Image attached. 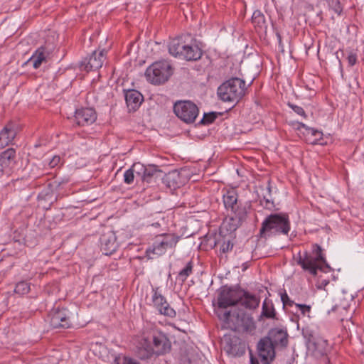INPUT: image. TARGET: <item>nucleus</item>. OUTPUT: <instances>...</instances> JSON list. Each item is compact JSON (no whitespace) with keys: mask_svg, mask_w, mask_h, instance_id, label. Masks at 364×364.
I'll return each mask as SVG.
<instances>
[{"mask_svg":"<svg viewBox=\"0 0 364 364\" xmlns=\"http://www.w3.org/2000/svg\"><path fill=\"white\" fill-rule=\"evenodd\" d=\"M48 54L46 48L41 46L28 59V63H32L33 67L37 69L41 65L43 62L46 61Z\"/></svg>","mask_w":364,"mask_h":364,"instance_id":"412c9836","label":"nucleus"},{"mask_svg":"<svg viewBox=\"0 0 364 364\" xmlns=\"http://www.w3.org/2000/svg\"><path fill=\"white\" fill-rule=\"evenodd\" d=\"M302 127L306 129V134L315 137V139L311 141V143H315L316 141L322 138V132L318 130H315L313 128H307L304 124Z\"/></svg>","mask_w":364,"mask_h":364,"instance_id":"2f4dec72","label":"nucleus"},{"mask_svg":"<svg viewBox=\"0 0 364 364\" xmlns=\"http://www.w3.org/2000/svg\"><path fill=\"white\" fill-rule=\"evenodd\" d=\"M16 151L14 149H8L0 155V176L9 172V167L14 161Z\"/></svg>","mask_w":364,"mask_h":364,"instance_id":"6ab92c4d","label":"nucleus"},{"mask_svg":"<svg viewBox=\"0 0 364 364\" xmlns=\"http://www.w3.org/2000/svg\"><path fill=\"white\" fill-rule=\"evenodd\" d=\"M274 348L271 341L265 337L258 342L257 350L263 364H269L273 360L275 356Z\"/></svg>","mask_w":364,"mask_h":364,"instance_id":"9b49d317","label":"nucleus"},{"mask_svg":"<svg viewBox=\"0 0 364 364\" xmlns=\"http://www.w3.org/2000/svg\"><path fill=\"white\" fill-rule=\"evenodd\" d=\"M176 115L186 123H192L198 115V107L191 101H179L174 104Z\"/></svg>","mask_w":364,"mask_h":364,"instance_id":"0eeeda50","label":"nucleus"},{"mask_svg":"<svg viewBox=\"0 0 364 364\" xmlns=\"http://www.w3.org/2000/svg\"><path fill=\"white\" fill-rule=\"evenodd\" d=\"M217 314L220 320L224 322L225 327L231 330L251 333L255 329L253 318L242 311L218 310Z\"/></svg>","mask_w":364,"mask_h":364,"instance_id":"f257e3e1","label":"nucleus"},{"mask_svg":"<svg viewBox=\"0 0 364 364\" xmlns=\"http://www.w3.org/2000/svg\"><path fill=\"white\" fill-rule=\"evenodd\" d=\"M239 301L247 309H255L259 306L260 300L256 296L245 291L242 296L240 295Z\"/></svg>","mask_w":364,"mask_h":364,"instance_id":"4be33fe9","label":"nucleus"},{"mask_svg":"<svg viewBox=\"0 0 364 364\" xmlns=\"http://www.w3.org/2000/svg\"><path fill=\"white\" fill-rule=\"evenodd\" d=\"M321 247L315 245L314 246L313 255H309L307 252L298 253L297 256H294V259L301 268L308 271L311 275H316L318 270H323L327 266L326 259L322 255Z\"/></svg>","mask_w":364,"mask_h":364,"instance_id":"7ed1b4c3","label":"nucleus"},{"mask_svg":"<svg viewBox=\"0 0 364 364\" xmlns=\"http://www.w3.org/2000/svg\"><path fill=\"white\" fill-rule=\"evenodd\" d=\"M265 338H269L275 347L277 346L285 347L288 343V334L286 330L273 328Z\"/></svg>","mask_w":364,"mask_h":364,"instance_id":"f3484780","label":"nucleus"},{"mask_svg":"<svg viewBox=\"0 0 364 364\" xmlns=\"http://www.w3.org/2000/svg\"><path fill=\"white\" fill-rule=\"evenodd\" d=\"M158 289H154V294L152 296V301L154 306L159 311L161 314L167 316L173 317L176 315V311L173 309L171 308L167 303L165 298L158 292Z\"/></svg>","mask_w":364,"mask_h":364,"instance_id":"4468645a","label":"nucleus"},{"mask_svg":"<svg viewBox=\"0 0 364 364\" xmlns=\"http://www.w3.org/2000/svg\"><path fill=\"white\" fill-rule=\"evenodd\" d=\"M60 161V158L58 156H55L49 162V166L52 168L56 166Z\"/></svg>","mask_w":364,"mask_h":364,"instance_id":"a19ab883","label":"nucleus"},{"mask_svg":"<svg viewBox=\"0 0 364 364\" xmlns=\"http://www.w3.org/2000/svg\"><path fill=\"white\" fill-rule=\"evenodd\" d=\"M240 299V292L237 289L224 287L221 289L218 297V304L220 309H226L228 306L235 305Z\"/></svg>","mask_w":364,"mask_h":364,"instance_id":"1a4fd4ad","label":"nucleus"},{"mask_svg":"<svg viewBox=\"0 0 364 364\" xmlns=\"http://www.w3.org/2000/svg\"><path fill=\"white\" fill-rule=\"evenodd\" d=\"M233 213L232 216V220H237V225L240 224L242 221L246 219L247 210L245 207H240L238 205L235 208V210H231Z\"/></svg>","mask_w":364,"mask_h":364,"instance_id":"cd10ccee","label":"nucleus"},{"mask_svg":"<svg viewBox=\"0 0 364 364\" xmlns=\"http://www.w3.org/2000/svg\"><path fill=\"white\" fill-rule=\"evenodd\" d=\"M289 106L294 110V112H296L297 114L306 117L305 112L304 109L301 107L293 105V104H289Z\"/></svg>","mask_w":364,"mask_h":364,"instance_id":"4c0bfd02","label":"nucleus"},{"mask_svg":"<svg viewBox=\"0 0 364 364\" xmlns=\"http://www.w3.org/2000/svg\"><path fill=\"white\" fill-rule=\"evenodd\" d=\"M343 295L339 296L340 304H336L332 311H339L342 314L343 311H347L348 308L350 306V302L353 301L352 296H349L348 299L343 298Z\"/></svg>","mask_w":364,"mask_h":364,"instance_id":"c85d7f7f","label":"nucleus"},{"mask_svg":"<svg viewBox=\"0 0 364 364\" xmlns=\"http://www.w3.org/2000/svg\"><path fill=\"white\" fill-rule=\"evenodd\" d=\"M217 117V114L215 112H210L204 114L203 117L201 120L202 124H210L212 123Z\"/></svg>","mask_w":364,"mask_h":364,"instance_id":"c9c22d12","label":"nucleus"},{"mask_svg":"<svg viewBox=\"0 0 364 364\" xmlns=\"http://www.w3.org/2000/svg\"><path fill=\"white\" fill-rule=\"evenodd\" d=\"M289 300V299L287 294L282 295V301L284 305L288 304Z\"/></svg>","mask_w":364,"mask_h":364,"instance_id":"37998d69","label":"nucleus"},{"mask_svg":"<svg viewBox=\"0 0 364 364\" xmlns=\"http://www.w3.org/2000/svg\"><path fill=\"white\" fill-rule=\"evenodd\" d=\"M178 241V237L174 235H165L161 236L155 241L153 248L152 253L156 255H161L168 249L173 248Z\"/></svg>","mask_w":364,"mask_h":364,"instance_id":"9d476101","label":"nucleus"},{"mask_svg":"<svg viewBox=\"0 0 364 364\" xmlns=\"http://www.w3.org/2000/svg\"><path fill=\"white\" fill-rule=\"evenodd\" d=\"M261 316L267 318H274L275 317V310L271 301L267 299L264 301Z\"/></svg>","mask_w":364,"mask_h":364,"instance_id":"a878e982","label":"nucleus"},{"mask_svg":"<svg viewBox=\"0 0 364 364\" xmlns=\"http://www.w3.org/2000/svg\"><path fill=\"white\" fill-rule=\"evenodd\" d=\"M232 247L233 244L230 240L224 241L220 246V250L223 253H226L232 250Z\"/></svg>","mask_w":364,"mask_h":364,"instance_id":"e433bc0d","label":"nucleus"},{"mask_svg":"<svg viewBox=\"0 0 364 364\" xmlns=\"http://www.w3.org/2000/svg\"><path fill=\"white\" fill-rule=\"evenodd\" d=\"M245 82L238 78H231L223 83L218 89V95L225 102H238L244 95Z\"/></svg>","mask_w":364,"mask_h":364,"instance_id":"39448f33","label":"nucleus"},{"mask_svg":"<svg viewBox=\"0 0 364 364\" xmlns=\"http://www.w3.org/2000/svg\"><path fill=\"white\" fill-rule=\"evenodd\" d=\"M101 250L106 255H112L118 247L117 237L114 232L107 231L100 237Z\"/></svg>","mask_w":364,"mask_h":364,"instance_id":"2eb2a0df","label":"nucleus"},{"mask_svg":"<svg viewBox=\"0 0 364 364\" xmlns=\"http://www.w3.org/2000/svg\"><path fill=\"white\" fill-rule=\"evenodd\" d=\"M316 355H323L326 354L327 350V341L326 340L318 338L312 343Z\"/></svg>","mask_w":364,"mask_h":364,"instance_id":"bb28decb","label":"nucleus"},{"mask_svg":"<svg viewBox=\"0 0 364 364\" xmlns=\"http://www.w3.org/2000/svg\"><path fill=\"white\" fill-rule=\"evenodd\" d=\"M252 19L253 23L258 27H262L265 23L264 16L259 11L253 13Z\"/></svg>","mask_w":364,"mask_h":364,"instance_id":"c756f323","label":"nucleus"},{"mask_svg":"<svg viewBox=\"0 0 364 364\" xmlns=\"http://www.w3.org/2000/svg\"><path fill=\"white\" fill-rule=\"evenodd\" d=\"M250 363L251 364H259L258 360L255 359L253 357H251Z\"/></svg>","mask_w":364,"mask_h":364,"instance_id":"c03bdc74","label":"nucleus"},{"mask_svg":"<svg viewBox=\"0 0 364 364\" xmlns=\"http://www.w3.org/2000/svg\"><path fill=\"white\" fill-rule=\"evenodd\" d=\"M229 350L232 351V352L234 351V348H233V347L232 346H230Z\"/></svg>","mask_w":364,"mask_h":364,"instance_id":"49530a36","label":"nucleus"},{"mask_svg":"<svg viewBox=\"0 0 364 364\" xmlns=\"http://www.w3.org/2000/svg\"><path fill=\"white\" fill-rule=\"evenodd\" d=\"M139 169H143V165L137 163L134 164L129 169L124 172V181L127 184H131L133 183L134 173H136L137 176H141V173Z\"/></svg>","mask_w":364,"mask_h":364,"instance_id":"b1692460","label":"nucleus"},{"mask_svg":"<svg viewBox=\"0 0 364 364\" xmlns=\"http://www.w3.org/2000/svg\"><path fill=\"white\" fill-rule=\"evenodd\" d=\"M228 340H231V341H232V340H235V341H237V338L236 337H234V338H232V339H231L230 337H228V338H227V337H225V341H226V340H228Z\"/></svg>","mask_w":364,"mask_h":364,"instance_id":"a18cd8bd","label":"nucleus"},{"mask_svg":"<svg viewBox=\"0 0 364 364\" xmlns=\"http://www.w3.org/2000/svg\"><path fill=\"white\" fill-rule=\"evenodd\" d=\"M223 202L228 210H235L237 205V194L235 189H230L226 191L223 195Z\"/></svg>","mask_w":364,"mask_h":364,"instance_id":"5701e85b","label":"nucleus"},{"mask_svg":"<svg viewBox=\"0 0 364 364\" xmlns=\"http://www.w3.org/2000/svg\"><path fill=\"white\" fill-rule=\"evenodd\" d=\"M186 37L180 36L172 39L168 43L169 53L176 58L186 60H197L202 55L201 50L196 45H189Z\"/></svg>","mask_w":364,"mask_h":364,"instance_id":"20e7f679","label":"nucleus"},{"mask_svg":"<svg viewBox=\"0 0 364 364\" xmlns=\"http://www.w3.org/2000/svg\"><path fill=\"white\" fill-rule=\"evenodd\" d=\"M170 348V343L166 336L161 333L153 336V346H143L140 349L141 355L143 358H149L152 354H162Z\"/></svg>","mask_w":364,"mask_h":364,"instance_id":"6e6552de","label":"nucleus"},{"mask_svg":"<svg viewBox=\"0 0 364 364\" xmlns=\"http://www.w3.org/2000/svg\"><path fill=\"white\" fill-rule=\"evenodd\" d=\"M172 75V68L166 60L157 61L146 70L145 75L149 82L160 85L166 82Z\"/></svg>","mask_w":364,"mask_h":364,"instance_id":"423d86ee","label":"nucleus"},{"mask_svg":"<svg viewBox=\"0 0 364 364\" xmlns=\"http://www.w3.org/2000/svg\"><path fill=\"white\" fill-rule=\"evenodd\" d=\"M75 119L79 126L90 125L95 122L97 114L92 108H82L75 112Z\"/></svg>","mask_w":364,"mask_h":364,"instance_id":"dca6fc26","label":"nucleus"},{"mask_svg":"<svg viewBox=\"0 0 364 364\" xmlns=\"http://www.w3.org/2000/svg\"><path fill=\"white\" fill-rule=\"evenodd\" d=\"M179 178V173L177 171H173L171 173H169L166 176V181L168 183V186H171V183L174 186H178L179 183H178V179Z\"/></svg>","mask_w":364,"mask_h":364,"instance_id":"473e14b6","label":"nucleus"},{"mask_svg":"<svg viewBox=\"0 0 364 364\" xmlns=\"http://www.w3.org/2000/svg\"><path fill=\"white\" fill-rule=\"evenodd\" d=\"M290 230L289 217L284 213L271 214L262 222L259 231L262 237H269L273 235H287Z\"/></svg>","mask_w":364,"mask_h":364,"instance_id":"f03ea898","label":"nucleus"},{"mask_svg":"<svg viewBox=\"0 0 364 364\" xmlns=\"http://www.w3.org/2000/svg\"><path fill=\"white\" fill-rule=\"evenodd\" d=\"M328 5L330 9L337 15H340L342 12V7L338 0H328Z\"/></svg>","mask_w":364,"mask_h":364,"instance_id":"f704fd0d","label":"nucleus"},{"mask_svg":"<svg viewBox=\"0 0 364 364\" xmlns=\"http://www.w3.org/2000/svg\"><path fill=\"white\" fill-rule=\"evenodd\" d=\"M125 100L128 108L135 110L143 101L142 95L135 90H128L125 93Z\"/></svg>","mask_w":364,"mask_h":364,"instance_id":"aec40b11","label":"nucleus"},{"mask_svg":"<svg viewBox=\"0 0 364 364\" xmlns=\"http://www.w3.org/2000/svg\"><path fill=\"white\" fill-rule=\"evenodd\" d=\"M303 316H306L309 314L311 307L305 304H296Z\"/></svg>","mask_w":364,"mask_h":364,"instance_id":"58836bf2","label":"nucleus"},{"mask_svg":"<svg viewBox=\"0 0 364 364\" xmlns=\"http://www.w3.org/2000/svg\"><path fill=\"white\" fill-rule=\"evenodd\" d=\"M16 125L10 122L7 124L0 132V149L9 145L16 134Z\"/></svg>","mask_w":364,"mask_h":364,"instance_id":"a211bd4d","label":"nucleus"},{"mask_svg":"<svg viewBox=\"0 0 364 364\" xmlns=\"http://www.w3.org/2000/svg\"><path fill=\"white\" fill-rule=\"evenodd\" d=\"M356 60H357L356 55L354 53H350L349 55L348 56V64L350 66H353L355 64Z\"/></svg>","mask_w":364,"mask_h":364,"instance_id":"ea45409f","label":"nucleus"},{"mask_svg":"<svg viewBox=\"0 0 364 364\" xmlns=\"http://www.w3.org/2000/svg\"><path fill=\"white\" fill-rule=\"evenodd\" d=\"M139 171L141 173L140 177L141 179L148 183L159 172L154 166H149L148 167L143 166V169H139Z\"/></svg>","mask_w":364,"mask_h":364,"instance_id":"393cba45","label":"nucleus"},{"mask_svg":"<svg viewBox=\"0 0 364 364\" xmlns=\"http://www.w3.org/2000/svg\"><path fill=\"white\" fill-rule=\"evenodd\" d=\"M328 283H329V282L328 280L322 279V280L318 282L317 287L319 289L324 288L326 286H327L328 284Z\"/></svg>","mask_w":364,"mask_h":364,"instance_id":"79ce46f5","label":"nucleus"},{"mask_svg":"<svg viewBox=\"0 0 364 364\" xmlns=\"http://www.w3.org/2000/svg\"><path fill=\"white\" fill-rule=\"evenodd\" d=\"M105 60V50L94 51L89 58H85L80 65L82 69L90 72L100 68Z\"/></svg>","mask_w":364,"mask_h":364,"instance_id":"f8f14e48","label":"nucleus"},{"mask_svg":"<svg viewBox=\"0 0 364 364\" xmlns=\"http://www.w3.org/2000/svg\"><path fill=\"white\" fill-rule=\"evenodd\" d=\"M50 326L54 328H68L70 322L68 316V311L66 309H55L50 312Z\"/></svg>","mask_w":364,"mask_h":364,"instance_id":"ddd939ff","label":"nucleus"},{"mask_svg":"<svg viewBox=\"0 0 364 364\" xmlns=\"http://www.w3.org/2000/svg\"><path fill=\"white\" fill-rule=\"evenodd\" d=\"M192 269V263L190 262L186 264V267L181 270V272H179V277L182 281H185L187 279V277L191 274Z\"/></svg>","mask_w":364,"mask_h":364,"instance_id":"72a5a7b5","label":"nucleus"},{"mask_svg":"<svg viewBox=\"0 0 364 364\" xmlns=\"http://www.w3.org/2000/svg\"><path fill=\"white\" fill-rule=\"evenodd\" d=\"M30 291V286L26 282H18L15 288V292L19 294H26Z\"/></svg>","mask_w":364,"mask_h":364,"instance_id":"7c9ffc66","label":"nucleus"}]
</instances>
